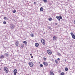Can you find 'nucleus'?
I'll return each instance as SVG.
<instances>
[{"mask_svg": "<svg viewBox=\"0 0 75 75\" xmlns=\"http://www.w3.org/2000/svg\"><path fill=\"white\" fill-rule=\"evenodd\" d=\"M5 55L6 57H8V54L7 53H5Z\"/></svg>", "mask_w": 75, "mask_h": 75, "instance_id": "nucleus-22", "label": "nucleus"}, {"mask_svg": "<svg viewBox=\"0 0 75 75\" xmlns=\"http://www.w3.org/2000/svg\"><path fill=\"white\" fill-rule=\"evenodd\" d=\"M55 25H57V23H55Z\"/></svg>", "mask_w": 75, "mask_h": 75, "instance_id": "nucleus-39", "label": "nucleus"}, {"mask_svg": "<svg viewBox=\"0 0 75 75\" xmlns=\"http://www.w3.org/2000/svg\"><path fill=\"white\" fill-rule=\"evenodd\" d=\"M40 67H43V65L42 64H40Z\"/></svg>", "mask_w": 75, "mask_h": 75, "instance_id": "nucleus-21", "label": "nucleus"}, {"mask_svg": "<svg viewBox=\"0 0 75 75\" xmlns=\"http://www.w3.org/2000/svg\"><path fill=\"white\" fill-rule=\"evenodd\" d=\"M43 1L45 2V3H47V0H42Z\"/></svg>", "mask_w": 75, "mask_h": 75, "instance_id": "nucleus-20", "label": "nucleus"}, {"mask_svg": "<svg viewBox=\"0 0 75 75\" xmlns=\"http://www.w3.org/2000/svg\"><path fill=\"white\" fill-rule=\"evenodd\" d=\"M71 35L72 36H72L74 35V33H70Z\"/></svg>", "mask_w": 75, "mask_h": 75, "instance_id": "nucleus-26", "label": "nucleus"}, {"mask_svg": "<svg viewBox=\"0 0 75 75\" xmlns=\"http://www.w3.org/2000/svg\"><path fill=\"white\" fill-rule=\"evenodd\" d=\"M34 4H36V2H34Z\"/></svg>", "mask_w": 75, "mask_h": 75, "instance_id": "nucleus-35", "label": "nucleus"}, {"mask_svg": "<svg viewBox=\"0 0 75 75\" xmlns=\"http://www.w3.org/2000/svg\"><path fill=\"white\" fill-rule=\"evenodd\" d=\"M60 59H59V58H58L57 59V61H59Z\"/></svg>", "mask_w": 75, "mask_h": 75, "instance_id": "nucleus-32", "label": "nucleus"}, {"mask_svg": "<svg viewBox=\"0 0 75 75\" xmlns=\"http://www.w3.org/2000/svg\"><path fill=\"white\" fill-rule=\"evenodd\" d=\"M4 19L5 20H8V18H7L6 17H4Z\"/></svg>", "mask_w": 75, "mask_h": 75, "instance_id": "nucleus-27", "label": "nucleus"}, {"mask_svg": "<svg viewBox=\"0 0 75 75\" xmlns=\"http://www.w3.org/2000/svg\"><path fill=\"white\" fill-rule=\"evenodd\" d=\"M52 60L53 61H54V59H52Z\"/></svg>", "mask_w": 75, "mask_h": 75, "instance_id": "nucleus-40", "label": "nucleus"}, {"mask_svg": "<svg viewBox=\"0 0 75 75\" xmlns=\"http://www.w3.org/2000/svg\"><path fill=\"white\" fill-rule=\"evenodd\" d=\"M70 47H72V46H71Z\"/></svg>", "mask_w": 75, "mask_h": 75, "instance_id": "nucleus-41", "label": "nucleus"}, {"mask_svg": "<svg viewBox=\"0 0 75 75\" xmlns=\"http://www.w3.org/2000/svg\"><path fill=\"white\" fill-rule=\"evenodd\" d=\"M43 59H44V60L46 61V58L45 57H43Z\"/></svg>", "mask_w": 75, "mask_h": 75, "instance_id": "nucleus-30", "label": "nucleus"}, {"mask_svg": "<svg viewBox=\"0 0 75 75\" xmlns=\"http://www.w3.org/2000/svg\"><path fill=\"white\" fill-rule=\"evenodd\" d=\"M49 21H51L52 20V18H49Z\"/></svg>", "mask_w": 75, "mask_h": 75, "instance_id": "nucleus-24", "label": "nucleus"}, {"mask_svg": "<svg viewBox=\"0 0 75 75\" xmlns=\"http://www.w3.org/2000/svg\"><path fill=\"white\" fill-rule=\"evenodd\" d=\"M74 24H75V20L74 21Z\"/></svg>", "mask_w": 75, "mask_h": 75, "instance_id": "nucleus-37", "label": "nucleus"}, {"mask_svg": "<svg viewBox=\"0 0 75 75\" xmlns=\"http://www.w3.org/2000/svg\"><path fill=\"white\" fill-rule=\"evenodd\" d=\"M41 42L43 45H45V40H44V39H42L41 40Z\"/></svg>", "mask_w": 75, "mask_h": 75, "instance_id": "nucleus-4", "label": "nucleus"}, {"mask_svg": "<svg viewBox=\"0 0 75 75\" xmlns=\"http://www.w3.org/2000/svg\"><path fill=\"white\" fill-rule=\"evenodd\" d=\"M64 61H65V62H66L67 60L66 59H64Z\"/></svg>", "mask_w": 75, "mask_h": 75, "instance_id": "nucleus-38", "label": "nucleus"}, {"mask_svg": "<svg viewBox=\"0 0 75 75\" xmlns=\"http://www.w3.org/2000/svg\"><path fill=\"white\" fill-rule=\"evenodd\" d=\"M3 57L4 58V56H3V55H1V58H3Z\"/></svg>", "mask_w": 75, "mask_h": 75, "instance_id": "nucleus-31", "label": "nucleus"}, {"mask_svg": "<svg viewBox=\"0 0 75 75\" xmlns=\"http://www.w3.org/2000/svg\"><path fill=\"white\" fill-rule=\"evenodd\" d=\"M0 58H1V56H0Z\"/></svg>", "mask_w": 75, "mask_h": 75, "instance_id": "nucleus-43", "label": "nucleus"}, {"mask_svg": "<svg viewBox=\"0 0 75 75\" xmlns=\"http://www.w3.org/2000/svg\"><path fill=\"white\" fill-rule=\"evenodd\" d=\"M28 64L30 66V67H33L34 65V64H33V63L31 62H29L28 63Z\"/></svg>", "mask_w": 75, "mask_h": 75, "instance_id": "nucleus-2", "label": "nucleus"}, {"mask_svg": "<svg viewBox=\"0 0 75 75\" xmlns=\"http://www.w3.org/2000/svg\"><path fill=\"white\" fill-rule=\"evenodd\" d=\"M33 54H30V56H32V55Z\"/></svg>", "mask_w": 75, "mask_h": 75, "instance_id": "nucleus-34", "label": "nucleus"}, {"mask_svg": "<svg viewBox=\"0 0 75 75\" xmlns=\"http://www.w3.org/2000/svg\"><path fill=\"white\" fill-rule=\"evenodd\" d=\"M65 70L66 71H68V69L67 68V67H65Z\"/></svg>", "mask_w": 75, "mask_h": 75, "instance_id": "nucleus-15", "label": "nucleus"}, {"mask_svg": "<svg viewBox=\"0 0 75 75\" xmlns=\"http://www.w3.org/2000/svg\"><path fill=\"white\" fill-rule=\"evenodd\" d=\"M21 46L22 48H23L24 47V44H22L21 45Z\"/></svg>", "mask_w": 75, "mask_h": 75, "instance_id": "nucleus-17", "label": "nucleus"}, {"mask_svg": "<svg viewBox=\"0 0 75 75\" xmlns=\"http://www.w3.org/2000/svg\"><path fill=\"white\" fill-rule=\"evenodd\" d=\"M17 70L16 69H15L13 70V73L14 75H16L17 74Z\"/></svg>", "mask_w": 75, "mask_h": 75, "instance_id": "nucleus-5", "label": "nucleus"}, {"mask_svg": "<svg viewBox=\"0 0 75 75\" xmlns=\"http://www.w3.org/2000/svg\"><path fill=\"white\" fill-rule=\"evenodd\" d=\"M3 23L4 24H6V22L5 21H4Z\"/></svg>", "mask_w": 75, "mask_h": 75, "instance_id": "nucleus-28", "label": "nucleus"}, {"mask_svg": "<svg viewBox=\"0 0 75 75\" xmlns=\"http://www.w3.org/2000/svg\"><path fill=\"white\" fill-rule=\"evenodd\" d=\"M15 44L16 46H18V45H19V43L18 42L16 41Z\"/></svg>", "mask_w": 75, "mask_h": 75, "instance_id": "nucleus-7", "label": "nucleus"}, {"mask_svg": "<svg viewBox=\"0 0 75 75\" xmlns=\"http://www.w3.org/2000/svg\"><path fill=\"white\" fill-rule=\"evenodd\" d=\"M16 12V10L14 9L13 11V13H15Z\"/></svg>", "mask_w": 75, "mask_h": 75, "instance_id": "nucleus-23", "label": "nucleus"}, {"mask_svg": "<svg viewBox=\"0 0 75 75\" xmlns=\"http://www.w3.org/2000/svg\"><path fill=\"white\" fill-rule=\"evenodd\" d=\"M23 42V43H24V44H25L26 45H27V42H26V41H24Z\"/></svg>", "mask_w": 75, "mask_h": 75, "instance_id": "nucleus-12", "label": "nucleus"}, {"mask_svg": "<svg viewBox=\"0 0 75 75\" xmlns=\"http://www.w3.org/2000/svg\"><path fill=\"white\" fill-rule=\"evenodd\" d=\"M1 70V69H0V71Z\"/></svg>", "mask_w": 75, "mask_h": 75, "instance_id": "nucleus-42", "label": "nucleus"}, {"mask_svg": "<svg viewBox=\"0 0 75 75\" xmlns=\"http://www.w3.org/2000/svg\"><path fill=\"white\" fill-rule=\"evenodd\" d=\"M57 38L55 36H54L53 37V39L54 40H57Z\"/></svg>", "mask_w": 75, "mask_h": 75, "instance_id": "nucleus-14", "label": "nucleus"}, {"mask_svg": "<svg viewBox=\"0 0 75 75\" xmlns=\"http://www.w3.org/2000/svg\"><path fill=\"white\" fill-rule=\"evenodd\" d=\"M40 10L41 11H42L44 10V8L42 7H41L40 9Z\"/></svg>", "mask_w": 75, "mask_h": 75, "instance_id": "nucleus-13", "label": "nucleus"}, {"mask_svg": "<svg viewBox=\"0 0 75 75\" xmlns=\"http://www.w3.org/2000/svg\"><path fill=\"white\" fill-rule=\"evenodd\" d=\"M50 75H54V74L52 71H50Z\"/></svg>", "mask_w": 75, "mask_h": 75, "instance_id": "nucleus-10", "label": "nucleus"}, {"mask_svg": "<svg viewBox=\"0 0 75 75\" xmlns=\"http://www.w3.org/2000/svg\"><path fill=\"white\" fill-rule=\"evenodd\" d=\"M48 28H49V29H50V30H52V28H51V27H49Z\"/></svg>", "mask_w": 75, "mask_h": 75, "instance_id": "nucleus-29", "label": "nucleus"}, {"mask_svg": "<svg viewBox=\"0 0 75 75\" xmlns=\"http://www.w3.org/2000/svg\"><path fill=\"white\" fill-rule=\"evenodd\" d=\"M59 18L60 19H61V20H62V16L61 15H60L59 16Z\"/></svg>", "mask_w": 75, "mask_h": 75, "instance_id": "nucleus-18", "label": "nucleus"}, {"mask_svg": "<svg viewBox=\"0 0 75 75\" xmlns=\"http://www.w3.org/2000/svg\"><path fill=\"white\" fill-rule=\"evenodd\" d=\"M58 55H59V56H60V55H61V54L60 53H58Z\"/></svg>", "mask_w": 75, "mask_h": 75, "instance_id": "nucleus-33", "label": "nucleus"}, {"mask_svg": "<svg viewBox=\"0 0 75 75\" xmlns=\"http://www.w3.org/2000/svg\"><path fill=\"white\" fill-rule=\"evenodd\" d=\"M43 64L45 65L46 66V67H47V66H48V63H47L43 62Z\"/></svg>", "mask_w": 75, "mask_h": 75, "instance_id": "nucleus-8", "label": "nucleus"}, {"mask_svg": "<svg viewBox=\"0 0 75 75\" xmlns=\"http://www.w3.org/2000/svg\"><path fill=\"white\" fill-rule=\"evenodd\" d=\"M56 18H57V19L58 21H60L61 20L59 18V16H56Z\"/></svg>", "mask_w": 75, "mask_h": 75, "instance_id": "nucleus-11", "label": "nucleus"}, {"mask_svg": "<svg viewBox=\"0 0 75 75\" xmlns=\"http://www.w3.org/2000/svg\"><path fill=\"white\" fill-rule=\"evenodd\" d=\"M64 74H65V73L64 72H62L60 74V75H64Z\"/></svg>", "mask_w": 75, "mask_h": 75, "instance_id": "nucleus-16", "label": "nucleus"}, {"mask_svg": "<svg viewBox=\"0 0 75 75\" xmlns=\"http://www.w3.org/2000/svg\"><path fill=\"white\" fill-rule=\"evenodd\" d=\"M15 27V25L13 24H11L10 25V27L11 30H12V29H13L14 28V27Z\"/></svg>", "mask_w": 75, "mask_h": 75, "instance_id": "nucleus-3", "label": "nucleus"}, {"mask_svg": "<svg viewBox=\"0 0 75 75\" xmlns=\"http://www.w3.org/2000/svg\"><path fill=\"white\" fill-rule=\"evenodd\" d=\"M4 69L6 73H8V68L6 67H4Z\"/></svg>", "mask_w": 75, "mask_h": 75, "instance_id": "nucleus-1", "label": "nucleus"}, {"mask_svg": "<svg viewBox=\"0 0 75 75\" xmlns=\"http://www.w3.org/2000/svg\"><path fill=\"white\" fill-rule=\"evenodd\" d=\"M35 47H38L39 46V44L38 43H35Z\"/></svg>", "mask_w": 75, "mask_h": 75, "instance_id": "nucleus-9", "label": "nucleus"}, {"mask_svg": "<svg viewBox=\"0 0 75 75\" xmlns=\"http://www.w3.org/2000/svg\"><path fill=\"white\" fill-rule=\"evenodd\" d=\"M31 58H33V56H32L31 57Z\"/></svg>", "mask_w": 75, "mask_h": 75, "instance_id": "nucleus-36", "label": "nucleus"}, {"mask_svg": "<svg viewBox=\"0 0 75 75\" xmlns=\"http://www.w3.org/2000/svg\"><path fill=\"white\" fill-rule=\"evenodd\" d=\"M47 52L48 54H50V55H51V54H52V52H51V51L50 50H47Z\"/></svg>", "mask_w": 75, "mask_h": 75, "instance_id": "nucleus-6", "label": "nucleus"}, {"mask_svg": "<svg viewBox=\"0 0 75 75\" xmlns=\"http://www.w3.org/2000/svg\"><path fill=\"white\" fill-rule=\"evenodd\" d=\"M55 62L56 64H58V61H57V60H55Z\"/></svg>", "mask_w": 75, "mask_h": 75, "instance_id": "nucleus-19", "label": "nucleus"}, {"mask_svg": "<svg viewBox=\"0 0 75 75\" xmlns=\"http://www.w3.org/2000/svg\"><path fill=\"white\" fill-rule=\"evenodd\" d=\"M30 35L32 37H34V35H33V34H31Z\"/></svg>", "mask_w": 75, "mask_h": 75, "instance_id": "nucleus-25", "label": "nucleus"}]
</instances>
